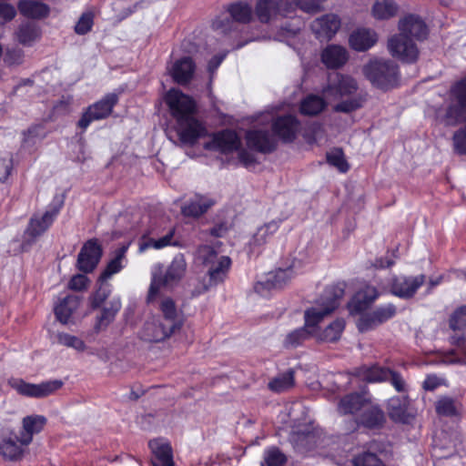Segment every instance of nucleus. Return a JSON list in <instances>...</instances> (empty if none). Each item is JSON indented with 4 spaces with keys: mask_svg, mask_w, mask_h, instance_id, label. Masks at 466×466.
Masks as SVG:
<instances>
[{
    "mask_svg": "<svg viewBox=\"0 0 466 466\" xmlns=\"http://www.w3.org/2000/svg\"><path fill=\"white\" fill-rule=\"evenodd\" d=\"M173 238V232L170 231L164 237L155 239L152 238H147L146 235H143L140 242L138 250L140 253L146 251L147 249L153 248L156 249L163 248L168 245H170L171 239Z\"/></svg>",
    "mask_w": 466,
    "mask_h": 466,
    "instance_id": "42",
    "label": "nucleus"
},
{
    "mask_svg": "<svg viewBox=\"0 0 466 466\" xmlns=\"http://www.w3.org/2000/svg\"><path fill=\"white\" fill-rule=\"evenodd\" d=\"M334 309V303L330 306H326L322 302L319 306L309 308L304 312V324L310 329L314 336H317L319 324Z\"/></svg>",
    "mask_w": 466,
    "mask_h": 466,
    "instance_id": "19",
    "label": "nucleus"
},
{
    "mask_svg": "<svg viewBox=\"0 0 466 466\" xmlns=\"http://www.w3.org/2000/svg\"><path fill=\"white\" fill-rule=\"evenodd\" d=\"M102 256V248L96 239L87 240L77 256L76 266L80 271L92 272Z\"/></svg>",
    "mask_w": 466,
    "mask_h": 466,
    "instance_id": "12",
    "label": "nucleus"
},
{
    "mask_svg": "<svg viewBox=\"0 0 466 466\" xmlns=\"http://www.w3.org/2000/svg\"><path fill=\"white\" fill-rule=\"evenodd\" d=\"M344 328V320L338 319L331 322L320 334H319L318 338L323 341L334 342L340 338Z\"/></svg>",
    "mask_w": 466,
    "mask_h": 466,
    "instance_id": "43",
    "label": "nucleus"
},
{
    "mask_svg": "<svg viewBox=\"0 0 466 466\" xmlns=\"http://www.w3.org/2000/svg\"><path fill=\"white\" fill-rule=\"evenodd\" d=\"M348 59L347 49L338 45H329L321 53V61L328 68L341 67Z\"/></svg>",
    "mask_w": 466,
    "mask_h": 466,
    "instance_id": "21",
    "label": "nucleus"
},
{
    "mask_svg": "<svg viewBox=\"0 0 466 466\" xmlns=\"http://www.w3.org/2000/svg\"><path fill=\"white\" fill-rule=\"evenodd\" d=\"M149 447L155 454L154 466H173L172 450L169 444L159 441H151Z\"/></svg>",
    "mask_w": 466,
    "mask_h": 466,
    "instance_id": "29",
    "label": "nucleus"
},
{
    "mask_svg": "<svg viewBox=\"0 0 466 466\" xmlns=\"http://www.w3.org/2000/svg\"><path fill=\"white\" fill-rule=\"evenodd\" d=\"M345 290L344 283H338L329 286L325 289L322 298V303L326 306H330L334 303L335 309L339 306V300L343 297Z\"/></svg>",
    "mask_w": 466,
    "mask_h": 466,
    "instance_id": "41",
    "label": "nucleus"
},
{
    "mask_svg": "<svg viewBox=\"0 0 466 466\" xmlns=\"http://www.w3.org/2000/svg\"><path fill=\"white\" fill-rule=\"evenodd\" d=\"M166 102L177 121L176 132L180 144L192 146L206 135V127L195 116L196 105L190 96L171 89L166 96Z\"/></svg>",
    "mask_w": 466,
    "mask_h": 466,
    "instance_id": "1",
    "label": "nucleus"
},
{
    "mask_svg": "<svg viewBox=\"0 0 466 466\" xmlns=\"http://www.w3.org/2000/svg\"><path fill=\"white\" fill-rule=\"evenodd\" d=\"M450 327L453 330L466 329V306L453 313L450 319Z\"/></svg>",
    "mask_w": 466,
    "mask_h": 466,
    "instance_id": "57",
    "label": "nucleus"
},
{
    "mask_svg": "<svg viewBox=\"0 0 466 466\" xmlns=\"http://www.w3.org/2000/svg\"><path fill=\"white\" fill-rule=\"evenodd\" d=\"M18 9L23 15L34 19L45 18L50 12L47 5L34 0H20Z\"/></svg>",
    "mask_w": 466,
    "mask_h": 466,
    "instance_id": "27",
    "label": "nucleus"
},
{
    "mask_svg": "<svg viewBox=\"0 0 466 466\" xmlns=\"http://www.w3.org/2000/svg\"><path fill=\"white\" fill-rule=\"evenodd\" d=\"M452 94L461 107H466V78L456 84L452 88Z\"/></svg>",
    "mask_w": 466,
    "mask_h": 466,
    "instance_id": "61",
    "label": "nucleus"
},
{
    "mask_svg": "<svg viewBox=\"0 0 466 466\" xmlns=\"http://www.w3.org/2000/svg\"><path fill=\"white\" fill-rule=\"evenodd\" d=\"M264 462L267 466H281L286 462V456L279 449L272 448L265 452Z\"/></svg>",
    "mask_w": 466,
    "mask_h": 466,
    "instance_id": "52",
    "label": "nucleus"
},
{
    "mask_svg": "<svg viewBox=\"0 0 466 466\" xmlns=\"http://www.w3.org/2000/svg\"><path fill=\"white\" fill-rule=\"evenodd\" d=\"M377 42V35L370 29H358L350 36V46L357 51H366Z\"/></svg>",
    "mask_w": 466,
    "mask_h": 466,
    "instance_id": "25",
    "label": "nucleus"
},
{
    "mask_svg": "<svg viewBox=\"0 0 466 466\" xmlns=\"http://www.w3.org/2000/svg\"><path fill=\"white\" fill-rule=\"evenodd\" d=\"M93 24L94 14L92 12L83 13L75 25V32L77 35H86L92 29Z\"/></svg>",
    "mask_w": 466,
    "mask_h": 466,
    "instance_id": "50",
    "label": "nucleus"
},
{
    "mask_svg": "<svg viewBox=\"0 0 466 466\" xmlns=\"http://www.w3.org/2000/svg\"><path fill=\"white\" fill-rule=\"evenodd\" d=\"M359 86L356 80L349 76L337 74L324 89L327 97L334 100L341 99L334 106L333 110L341 113H351L360 108L366 101V96L357 93Z\"/></svg>",
    "mask_w": 466,
    "mask_h": 466,
    "instance_id": "3",
    "label": "nucleus"
},
{
    "mask_svg": "<svg viewBox=\"0 0 466 466\" xmlns=\"http://www.w3.org/2000/svg\"><path fill=\"white\" fill-rule=\"evenodd\" d=\"M339 27L340 20L333 14L325 15L315 19L310 25L313 34L320 41L331 39Z\"/></svg>",
    "mask_w": 466,
    "mask_h": 466,
    "instance_id": "15",
    "label": "nucleus"
},
{
    "mask_svg": "<svg viewBox=\"0 0 466 466\" xmlns=\"http://www.w3.org/2000/svg\"><path fill=\"white\" fill-rule=\"evenodd\" d=\"M79 306V298L75 295H68L65 297L58 305L55 308V314L61 323L66 324L68 322L71 315Z\"/></svg>",
    "mask_w": 466,
    "mask_h": 466,
    "instance_id": "32",
    "label": "nucleus"
},
{
    "mask_svg": "<svg viewBox=\"0 0 466 466\" xmlns=\"http://www.w3.org/2000/svg\"><path fill=\"white\" fill-rule=\"evenodd\" d=\"M27 445L21 442V435L18 436L13 430L5 428L0 431V455L5 460L20 461Z\"/></svg>",
    "mask_w": 466,
    "mask_h": 466,
    "instance_id": "9",
    "label": "nucleus"
},
{
    "mask_svg": "<svg viewBox=\"0 0 466 466\" xmlns=\"http://www.w3.org/2000/svg\"><path fill=\"white\" fill-rule=\"evenodd\" d=\"M275 0H258L256 5V15L261 23H268L278 16Z\"/></svg>",
    "mask_w": 466,
    "mask_h": 466,
    "instance_id": "36",
    "label": "nucleus"
},
{
    "mask_svg": "<svg viewBox=\"0 0 466 466\" xmlns=\"http://www.w3.org/2000/svg\"><path fill=\"white\" fill-rule=\"evenodd\" d=\"M46 423V418L42 415H31L23 419V431L20 432L21 442L30 444L33 436L39 433Z\"/></svg>",
    "mask_w": 466,
    "mask_h": 466,
    "instance_id": "22",
    "label": "nucleus"
},
{
    "mask_svg": "<svg viewBox=\"0 0 466 466\" xmlns=\"http://www.w3.org/2000/svg\"><path fill=\"white\" fill-rule=\"evenodd\" d=\"M389 414L392 420L404 422L407 419L406 401H401L400 399L390 400Z\"/></svg>",
    "mask_w": 466,
    "mask_h": 466,
    "instance_id": "46",
    "label": "nucleus"
},
{
    "mask_svg": "<svg viewBox=\"0 0 466 466\" xmlns=\"http://www.w3.org/2000/svg\"><path fill=\"white\" fill-rule=\"evenodd\" d=\"M197 259L208 268L207 276L202 280V286L198 294L208 291L209 289L222 283L227 278L231 266V259L228 256H218L216 249L208 245H202L197 250Z\"/></svg>",
    "mask_w": 466,
    "mask_h": 466,
    "instance_id": "4",
    "label": "nucleus"
},
{
    "mask_svg": "<svg viewBox=\"0 0 466 466\" xmlns=\"http://www.w3.org/2000/svg\"><path fill=\"white\" fill-rule=\"evenodd\" d=\"M240 147V140L237 133L232 130H223L213 136L212 139L205 144L208 150H218L221 153L233 152Z\"/></svg>",
    "mask_w": 466,
    "mask_h": 466,
    "instance_id": "14",
    "label": "nucleus"
},
{
    "mask_svg": "<svg viewBox=\"0 0 466 466\" xmlns=\"http://www.w3.org/2000/svg\"><path fill=\"white\" fill-rule=\"evenodd\" d=\"M61 206L62 203L50 208L41 217L34 216L30 219L26 233L33 238L42 235L53 223L55 218L59 213Z\"/></svg>",
    "mask_w": 466,
    "mask_h": 466,
    "instance_id": "17",
    "label": "nucleus"
},
{
    "mask_svg": "<svg viewBox=\"0 0 466 466\" xmlns=\"http://www.w3.org/2000/svg\"><path fill=\"white\" fill-rule=\"evenodd\" d=\"M363 71L374 86L383 89L396 86L399 79L398 66L391 60H372L364 66Z\"/></svg>",
    "mask_w": 466,
    "mask_h": 466,
    "instance_id": "6",
    "label": "nucleus"
},
{
    "mask_svg": "<svg viewBox=\"0 0 466 466\" xmlns=\"http://www.w3.org/2000/svg\"><path fill=\"white\" fill-rule=\"evenodd\" d=\"M452 141L455 152L460 155H466V127L453 134Z\"/></svg>",
    "mask_w": 466,
    "mask_h": 466,
    "instance_id": "56",
    "label": "nucleus"
},
{
    "mask_svg": "<svg viewBox=\"0 0 466 466\" xmlns=\"http://www.w3.org/2000/svg\"><path fill=\"white\" fill-rule=\"evenodd\" d=\"M16 15L15 7L6 3H0V24L12 20Z\"/></svg>",
    "mask_w": 466,
    "mask_h": 466,
    "instance_id": "63",
    "label": "nucleus"
},
{
    "mask_svg": "<svg viewBox=\"0 0 466 466\" xmlns=\"http://www.w3.org/2000/svg\"><path fill=\"white\" fill-rule=\"evenodd\" d=\"M299 127V122L291 115L278 117L272 125L274 133L284 141H292L296 137Z\"/></svg>",
    "mask_w": 466,
    "mask_h": 466,
    "instance_id": "18",
    "label": "nucleus"
},
{
    "mask_svg": "<svg viewBox=\"0 0 466 466\" xmlns=\"http://www.w3.org/2000/svg\"><path fill=\"white\" fill-rule=\"evenodd\" d=\"M121 309L119 299H113L102 308L100 315L96 317L95 329L96 331L106 329L115 319L117 312Z\"/></svg>",
    "mask_w": 466,
    "mask_h": 466,
    "instance_id": "26",
    "label": "nucleus"
},
{
    "mask_svg": "<svg viewBox=\"0 0 466 466\" xmlns=\"http://www.w3.org/2000/svg\"><path fill=\"white\" fill-rule=\"evenodd\" d=\"M385 422L384 412L377 406L372 405L370 400L362 409L358 419L351 420V426L349 431H353L360 425L368 429L381 428Z\"/></svg>",
    "mask_w": 466,
    "mask_h": 466,
    "instance_id": "13",
    "label": "nucleus"
},
{
    "mask_svg": "<svg viewBox=\"0 0 466 466\" xmlns=\"http://www.w3.org/2000/svg\"><path fill=\"white\" fill-rule=\"evenodd\" d=\"M313 438V434L309 432H294L292 433L290 440L298 448H308Z\"/></svg>",
    "mask_w": 466,
    "mask_h": 466,
    "instance_id": "60",
    "label": "nucleus"
},
{
    "mask_svg": "<svg viewBox=\"0 0 466 466\" xmlns=\"http://www.w3.org/2000/svg\"><path fill=\"white\" fill-rule=\"evenodd\" d=\"M369 400L362 394L350 393L344 396L339 402L338 410L340 414H355L360 412Z\"/></svg>",
    "mask_w": 466,
    "mask_h": 466,
    "instance_id": "24",
    "label": "nucleus"
},
{
    "mask_svg": "<svg viewBox=\"0 0 466 466\" xmlns=\"http://www.w3.org/2000/svg\"><path fill=\"white\" fill-rule=\"evenodd\" d=\"M122 268L121 260L114 258L107 264L105 270L101 273L98 282H106L112 275L117 273Z\"/></svg>",
    "mask_w": 466,
    "mask_h": 466,
    "instance_id": "59",
    "label": "nucleus"
},
{
    "mask_svg": "<svg viewBox=\"0 0 466 466\" xmlns=\"http://www.w3.org/2000/svg\"><path fill=\"white\" fill-rule=\"evenodd\" d=\"M57 342L67 348H72L77 351H84L86 349L85 342L78 337L67 333H58L56 336Z\"/></svg>",
    "mask_w": 466,
    "mask_h": 466,
    "instance_id": "47",
    "label": "nucleus"
},
{
    "mask_svg": "<svg viewBox=\"0 0 466 466\" xmlns=\"http://www.w3.org/2000/svg\"><path fill=\"white\" fill-rule=\"evenodd\" d=\"M187 262L183 254H177L165 271L159 268L153 272L152 280L148 290V300L154 299L162 287L173 288L185 276Z\"/></svg>",
    "mask_w": 466,
    "mask_h": 466,
    "instance_id": "5",
    "label": "nucleus"
},
{
    "mask_svg": "<svg viewBox=\"0 0 466 466\" xmlns=\"http://www.w3.org/2000/svg\"><path fill=\"white\" fill-rule=\"evenodd\" d=\"M466 112V107H461L460 103L458 105H451L447 108L445 115V122L448 126H456L461 123L463 115Z\"/></svg>",
    "mask_w": 466,
    "mask_h": 466,
    "instance_id": "48",
    "label": "nucleus"
},
{
    "mask_svg": "<svg viewBox=\"0 0 466 466\" xmlns=\"http://www.w3.org/2000/svg\"><path fill=\"white\" fill-rule=\"evenodd\" d=\"M328 162L336 167L339 171L346 172L349 169L343 152L340 149H335L327 155Z\"/></svg>",
    "mask_w": 466,
    "mask_h": 466,
    "instance_id": "53",
    "label": "nucleus"
},
{
    "mask_svg": "<svg viewBox=\"0 0 466 466\" xmlns=\"http://www.w3.org/2000/svg\"><path fill=\"white\" fill-rule=\"evenodd\" d=\"M294 384V370H289L272 379L268 386L270 390L280 393L291 389Z\"/></svg>",
    "mask_w": 466,
    "mask_h": 466,
    "instance_id": "35",
    "label": "nucleus"
},
{
    "mask_svg": "<svg viewBox=\"0 0 466 466\" xmlns=\"http://www.w3.org/2000/svg\"><path fill=\"white\" fill-rule=\"evenodd\" d=\"M118 102V96L115 93L106 95L102 99L89 106L77 122L78 127L85 130L96 120L106 118L111 115L113 107Z\"/></svg>",
    "mask_w": 466,
    "mask_h": 466,
    "instance_id": "7",
    "label": "nucleus"
},
{
    "mask_svg": "<svg viewBox=\"0 0 466 466\" xmlns=\"http://www.w3.org/2000/svg\"><path fill=\"white\" fill-rule=\"evenodd\" d=\"M160 310L162 317L159 319L180 330L183 326V318L178 315L174 300L170 298L164 299L160 304Z\"/></svg>",
    "mask_w": 466,
    "mask_h": 466,
    "instance_id": "28",
    "label": "nucleus"
},
{
    "mask_svg": "<svg viewBox=\"0 0 466 466\" xmlns=\"http://www.w3.org/2000/svg\"><path fill=\"white\" fill-rule=\"evenodd\" d=\"M100 286L98 289L91 297V307L93 309L99 308L102 303L107 299L110 294V289L105 282H99Z\"/></svg>",
    "mask_w": 466,
    "mask_h": 466,
    "instance_id": "54",
    "label": "nucleus"
},
{
    "mask_svg": "<svg viewBox=\"0 0 466 466\" xmlns=\"http://www.w3.org/2000/svg\"><path fill=\"white\" fill-rule=\"evenodd\" d=\"M398 6L393 0L377 1L372 7V14L377 19H389L397 14Z\"/></svg>",
    "mask_w": 466,
    "mask_h": 466,
    "instance_id": "39",
    "label": "nucleus"
},
{
    "mask_svg": "<svg viewBox=\"0 0 466 466\" xmlns=\"http://www.w3.org/2000/svg\"><path fill=\"white\" fill-rule=\"evenodd\" d=\"M324 0H298V6L306 13H317Z\"/></svg>",
    "mask_w": 466,
    "mask_h": 466,
    "instance_id": "62",
    "label": "nucleus"
},
{
    "mask_svg": "<svg viewBox=\"0 0 466 466\" xmlns=\"http://www.w3.org/2000/svg\"><path fill=\"white\" fill-rule=\"evenodd\" d=\"M356 375L363 380L378 382L387 380V376L390 375V370L377 365L371 367L363 366L356 370Z\"/></svg>",
    "mask_w": 466,
    "mask_h": 466,
    "instance_id": "34",
    "label": "nucleus"
},
{
    "mask_svg": "<svg viewBox=\"0 0 466 466\" xmlns=\"http://www.w3.org/2000/svg\"><path fill=\"white\" fill-rule=\"evenodd\" d=\"M378 322L381 324L391 319L396 314V307L393 304L379 307L373 310Z\"/></svg>",
    "mask_w": 466,
    "mask_h": 466,
    "instance_id": "58",
    "label": "nucleus"
},
{
    "mask_svg": "<svg viewBox=\"0 0 466 466\" xmlns=\"http://www.w3.org/2000/svg\"><path fill=\"white\" fill-rule=\"evenodd\" d=\"M423 274L418 276H399L392 279L390 291L400 299L412 298L425 282Z\"/></svg>",
    "mask_w": 466,
    "mask_h": 466,
    "instance_id": "10",
    "label": "nucleus"
},
{
    "mask_svg": "<svg viewBox=\"0 0 466 466\" xmlns=\"http://www.w3.org/2000/svg\"><path fill=\"white\" fill-rule=\"evenodd\" d=\"M327 106V102L318 95H309L300 102L299 111L304 116H317Z\"/></svg>",
    "mask_w": 466,
    "mask_h": 466,
    "instance_id": "33",
    "label": "nucleus"
},
{
    "mask_svg": "<svg viewBox=\"0 0 466 466\" xmlns=\"http://www.w3.org/2000/svg\"><path fill=\"white\" fill-rule=\"evenodd\" d=\"M195 70V65L190 57H183L177 61L172 69V76L178 84L187 83Z\"/></svg>",
    "mask_w": 466,
    "mask_h": 466,
    "instance_id": "31",
    "label": "nucleus"
},
{
    "mask_svg": "<svg viewBox=\"0 0 466 466\" xmlns=\"http://www.w3.org/2000/svg\"><path fill=\"white\" fill-rule=\"evenodd\" d=\"M313 336L310 329L304 324L302 328L289 332L286 336L283 345L288 349L296 348Z\"/></svg>",
    "mask_w": 466,
    "mask_h": 466,
    "instance_id": "40",
    "label": "nucleus"
},
{
    "mask_svg": "<svg viewBox=\"0 0 466 466\" xmlns=\"http://www.w3.org/2000/svg\"><path fill=\"white\" fill-rule=\"evenodd\" d=\"M376 288L366 286L359 290L349 303L350 310L353 313H360L366 310L378 298Z\"/></svg>",
    "mask_w": 466,
    "mask_h": 466,
    "instance_id": "20",
    "label": "nucleus"
},
{
    "mask_svg": "<svg viewBox=\"0 0 466 466\" xmlns=\"http://www.w3.org/2000/svg\"><path fill=\"white\" fill-rule=\"evenodd\" d=\"M15 35L23 46H32L40 38L41 30L35 23L27 21L18 26Z\"/></svg>",
    "mask_w": 466,
    "mask_h": 466,
    "instance_id": "30",
    "label": "nucleus"
},
{
    "mask_svg": "<svg viewBox=\"0 0 466 466\" xmlns=\"http://www.w3.org/2000/svg\"><path fill=\"white\" fill-rule=\"evenodd\" d=\"M280 222V219H274L259 227L253 235L252 243L256 246L265 244L268 238L278 230Z\"/></svg>",
    "mask_w": 466,
    "mask_h": 466,
    "instance_id": "38",
    "label": "nucleus"
},
{
    "mask_svg": "<svg viewBox=\"0 0 466 466\" xmlns=\"http://www.w3.org/2000/svg\"><path fill=\"white\" fill-rule=\"evenodd\" d=\"M380 324V322H378L373 311L362 314L357 322L358 329L360 332L373 329Z\"/></svg>",
    "mask_w": 466,
    "mask_h": 466,
    "instance_id": "49",
    "label": "nucleus"
},
{
    "mask_svg": "<svg viewBox=\"0 0 466 466\" xmlns=\"http://www.w3.org/2000/svg\"><path fill=\"white\" fill-rule=\"evenodd\" d=\"M294 268L295 264L293 263L286 268H279L275 271L268 272L267 276L268 281L271 282V286L276 289L283 288L293 278L295 274Z\"/></svg>",
    "mask_w": 466,
    "mask_h": 466,
    "instance_id": "37",
    "label": "nucleus"
},
{
    "mask_svg": "<svg viewBox=\"0 0 466 466\" xmlns=\"http://www.w3.org/2000/svg\"><path fill=\"white\" fill-rule=\"evenodd\" d=\"M277 4L278 15L284 17L291 16L298 6V0H275Z\"/></svg>",
    "mask_w": 466,
    "mask_h": 466,
    "instance_id": "55",
    "label": "nucleus"
},
{
    "mask_svg": "<svg viewBox=\"0 0 466 466\" xmlns=\"http://www.w3.org/2000/svg\"><path fill=\"white\" fill-rule=\"evenodd\" d=\"M88 279L82 274L75 275L68 283V288L73 290L80 291L86 288Z\"/></svg>",
    "mask_w": 466,
    "mask_h": 466,
    "instance_id": "64",
    "label": "nucleus"
},
{
    "mask_svg": "<svg viewBox=\"0 0 466 466\" xmlns=\"http://www.w3.org/2000/svg\"><path fill=\"white\" fill-rule=\"evenodd\" d=\"M400 33L388 40V49L393 57L411 64L419 57V49L413 39L423 40L428 35L425 22L416 15H408L399 22Z\"/></svg>",
    "mask_w": 466,
    "mask_h": 466,
    "instance_id": "2",
    "label": "nucleus"
},
{
    "mask_svg": "<svg viewBox=\"0 0 466 466\" xmlns=\"http://www.w3.org/2000/svg\"><path fill=\"white\" fill-rule=\"evenodd\" d=\"M231 18L239 23H248L252 16V9L248 4L236 3L229 6Z\"/></svg>",
    "mask_w": 466,
    "mask_h": 466,
    "instance_id": "44",
    "label": "nucleus"
},
{
    "mask_svg": "<svg viewBox=\"0 0 466 466\" xmlns=\"http://www.w3.org/2000/svg\"><path fill=\"white\" fill-rule=\"evenodd\" d=\"M178 330L160 319H151L145 322L141 338L149 342H161L176 334Z\"/></svg>",
    "mask_w": 466,
    "mask_h": 466,
    "instance_id": "11",
    "label": "nucleus"
},
{
    "mask_svg": "<svg viewBox=\"0 0 466 466\" xmlns=\"http://www.w3.org/2000/svg\"><path fill=\"white\" fill-rule=\"evenodd\" d=\"M214 201L204 196L196 195L181 207V213L185 217L198 218L205 214L213 205Z\"/></svg>",
    "mask_w": 466,
    "mask_h": 466,
    "instance_id": "23",
    "label": "nucleus"
},
{
    "mask_svg": "<svg viewBox=\"0 0 466 466\" xmlns=\"http://www.w3.org/2000/svg\"><path fill=\"white\" fill-rule=\"evenodd\" d=\"M352 463L354 466H385L378 455L370 450L362 451L355 455Z\"/></svg>",
    "mask_w": 466,
    "mask_h": 466,
    "instance_id": "45",
    "label": "nucleus"
},
{
    "mask_svg": "<svg viewBox=\"0 0 466 466\" xmlns=\"http://www.w3.org/2000/svg\"><path fill=\"white\" fill-rule=\"evenodd\" d=\"M436 411L439 415L451 417L456 414L454 400L448 397H443L436 402Z\"/></svg>",
    "mask_w": 466,
    "mask_h": 466,
    "instance_id": "51",
    "label": "nucleus"
},
{
    "mask_svg": "<svg viewBox=\"0 0 466 466\" xmlns=\"http://www.w3.org/2000/svg\"><path fill=\"white\" fill-rule=\"evenodd\" d=\"M11 385L13 389L23 396L40 399L55 393L62 388L64 383L61 380H47L39 384L28 383L23 380H15Z\"/></svg>",
    "mask_w": 466,
    "mask_h": 466,
    "instance_id": "8",
    "label": "nucleus"
},
{
    "mask_svg": "<svg viewBox=\"0 0 466 466\" xmlns=\"http://www.w3.org/2000/svg\"><path fill=\"white\" fill-rule=\"evenodd\" d=\"M246 140L249 148L264 154L274 151L277 146V140L267 130H248L246 134Z\"/></svg>",
    "mask_w": 466,
    "mask_h": 466,
    "instance_id": "16",
    "label": "nucleus"
}]
</instances>
